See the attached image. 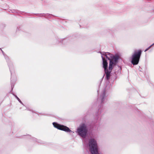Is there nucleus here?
<instances>
[{
  "label": "nucleus",
  "instance_id": "nucleus-9",
  "mask_svg": "<svg viewBox=\"0 0 154 154\" xmlns=\"http://www.w3.org/2000/svg\"><path fill=\"white\" fill-rule=\"evenodd\" d=\"M154 43L151 45L150 46H149V47H148L147 48H146L144 51L145 52H146V51L148 50L149 48L154 45Z\"/></svg>",
  "mask_w": 154,
  "mask_h": 154
},
{
  "label": "nucleus",
  "instance_id": "nucleus-8",
  "mask_svg": "<svg viewBox=\"0 0 154 154\" xmlns=\"http://www.w3.org/2000/svg\"><path fill=\"white\" fill-rule=\"evenodd\" d=\"M36 14L37 15H38L39 17H45L46 15H47V14Z\"/></svg>",
  "mask_w": 154,
  "mask_h": 154
},
{
  "label": "nucleus",
  "instance_id": "nucleus-12",
  "mask_svg": "<svg viewBox=\"0 0 154 154\" xmlns=\"http://www.w3.org/2000/svg\"><path fill=\"white\" fill-rule=\"evenodd\" d=\"M8 66H9V69H10V71L11 72V75H12V72H11V66H10V65L8 63Z\"/></svg>",
  "mask_w": 154,
  "mask_h": 154
},
{
  "label": "nucleus",
  "instance_id": "nucleus-5",
  "mask_svg": "<svg viewBox=\"0 0 154 154\" xmlns=\"http://www.w3.org/2000/svg\"><path fill=\"white\" fill-rule=\"evenodd\" d=\"M53 125L55 128L67 132H71L74 133L73 132L71 131L69 128L66 126L61 125L55 122H53Z\"/></svg>",
  "mask_w": 154,
  "mask_h": 154
},
{
  "label": "nucleus",
  "instance_id": "nucleus-7",
  "mask_svg": "<svg viewBox=\"0 0 154 154\" xmlns=\"http://www.w3.org/2000/svg\"><path fill=\"white\" fill-rule=\"evenodd\" d=\"M14 96L15 97L17 98V99L19 101V102L21 103L22 105H23V103L21 102V101L20 100V99L15 94H13Z\"/></svg>",
  "mask_w": 154,
  "mask_h": 154
},
{
  "label": "nucleus",
  "instance_id": "nucleus-10",
  "mask_svg": "<svg viewBox=\"0 0 154 154\" xmlns=\"http://www.w3.org/2000/svg\"><path fill=\"white\" fill-rule=\"evenodd\" d=\"M154 43L151 45L150 46H149V47H148L147 48H146L144 51L145 52H146V51L148 50L149 48L154 45Z\"/></svg>",
  "mask_w": 154,
  "mask_h": 154
},
{
  "label": "nucleus",
  "instance_id": "nucleus-13",
  "mask_svg": "<svg viewBox=\"0 0 154 154\" xmlns=\"http://www.w3.org/2000/svg\"><path fill=\"white\" fill-rule=\"evenodd\" d=\"M98 116H100V115H99V112H100V114L101 113L100 112H101V109H98Z\"/></svg>",
  "mask_w": 154,
  "mask_h": 154
},
{
  "label": "nucleus",
  "instance_id": "nucleus-15",
  "mask_svg": "<svg viewBox=\"0 0 154 154\" xmlns=\"http://www.w3.org/2000/svg\"><path fill=\"white\" fill-rule=\"evenodd\" d=\"M11 81H12V77L11 78Z\"/></svg>",
  "mask_w": 154,
  "mask_h": 154
},
{
  "label": "nucleus",
  "instance_id": "nucleus-11",
  "mask_svg": "<svg viewBox=\"0 0 154 154\" xmlns=\"http://www.w3.org/2000/svg\"><path fill=\"white\" fill-rule=\"evenodd\" d=\"M4 57H5V59L7 60H9V58L8 57V56H7L6 55H5V56H4Z\"/></svg>",
  "mask_w": 154,
  "mask_h": 154
},
{
  "label": "nucleus",
  "instance_id": "nucleus-3",
  "mask_svg": "<svg viewBox=\"0 0 154 154\" xmlns=\"http://www.w3.org/2000/svg\"><path fill=\"white\" fill-rule=\"evenodd\" d=\"M101 57L103 60V67L104 68L105 72L106 74V80H109L110 76V73L111 70H108L107 69L108 63L107 62V60L105 59V57L102 56Z\"/></svg>",
  "mask_w": 154,
  "mask_h": 154
},
{
  "label": "nucleus",
  "instance_id": "nucleus-14",
  "mask_svg": "<svg viewBox=\"0 0 154 154\" xmlns=\"http://www.w3.org/2000/svg\"><path fill=\"white\" fill-rule=\"evenodd\" d=\"M1 50V51H2V54H3L4 56H5V54H4V52H3V51L2 50Z\"/></svg>",
  "mask_w": 154,
  "mask_h": 154
},
{
  "label": "nucleus",
  "instance_id": "nucleus-6",
  "mask_svg": "<svg viewBox=\"0 0 154 154\" xmlns=\"http://www.w3.org/2000/svg\"><path fill=\"white\" fill-rule=\"evenodd\" d=\"M101 104H103V101L105 100L106 99L105 96V91L104 90L103 91V93L100 96Z\"/></svg>",
  "mask_w": 154,
  "mask_h": 154
},
{
  "label": "nucleus",
  "instance_id": "nucleus-4",
  "mask_svg": "<svg viewBox=\"0 0 154 154\" xmlns=\"http://www.w3.org/2000/svg\"><path fill=\"white\" fill-rule=\"evenodd\" d=\"M78 134L83 138H85L87 134V130L86 126L83 124L77 129Z\"/></svg>",
  "mask_w": 154,
  "mask_h": 154
},
{
  "label": "nucleus",
  "instance_id": "nucleus-2",
  "mask_svg": "<svg viewBox=\"0 0 154 154\" xmlns=\"http://www.w3.org/2000/svg\"><path fill=\"white\" fill-rule=\"evenodd\" d=\"M141 54V51L139 50L137 52L135 51L132 56L131 63L133 65L138 64Z\"/></svg>",
  "mask_w": 154,
  "mask_h": 154
},
{
  "label": "nucleus",
  "instance_id": "nucleus-1",
  "mask_svg": "<svg viewBox=\"0 0 154 154\" xmlns=\"http://www.w3.org/2000/svg\"><path fill=\"white\" fill-rule=\"evenodd\" d=\"M101 54V56H104L106 58L105 59L109 60L110 61L109 63V69L112 70L113 68V67L114 65H116L118 63V60L119 58V56L116 55L115 56H113L112 54L109 53L107 52V54H106L105 52H103V53L100 52Z\"/></svg>",
  "mask_w": 154,
  "mask_h": 154
}]
</instances>
